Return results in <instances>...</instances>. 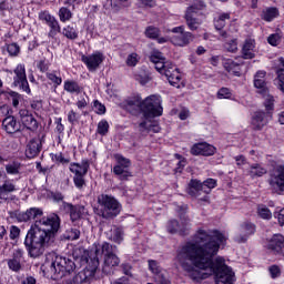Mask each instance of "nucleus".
I'll list each match as a JSON object with an SVG mask.
<instances>
[{"mask_svg":"<svg viewBox=\"0 0 284 284\" xmlns=\"http://www.w3.org/2000/svg\"><path fill=\"white\" fill-rule=\"evenodd\" d=\"M195 243L186 242L176 255L184 272L193 281H203L214 274L216 284H233L234 271L225 264V258L219 256L222 245L227 242V235L216 230L200 229L195 234Z\"/></svg>","mask_w":284,"mask_h":284,"instance_id":"1","label":"nucleus"},{"mask_svg":"<svg viewBox=\"0 0 284 284\" xmlns=\"http://www.w3.org/2000/svg\"><path fill=\"white\" fill-rule=\"evenodd\" d=\"M60 227L61 219L57 214L36 220L24 239V245L29 255L32 258L41 256L45 252V247L50 243H54V237Z\"/></svg>","mask_w":284,"mask_h":284,"instance_id":"2","label":"nucleus"},{"mask_svg":"<svg viewBox=\"0 0 284 284\" xmlns=\"http://www.w3.org/2000/svg\"><path fill=\"white\" fill-rule=\"evenodd\" d=\"M89 256L91 258H98L99 256H103L102 272L103 274H112L114 268L121 265V258L116 255V246L108 243H93Z\"/></svg>","mask_w":284,"mask_h":284,"instance_id":"3","label":"nucleus"},{"mask_svg":"<svg viewBox=\"0 0 284 284\" xmlns=\"http://www.w3.org/2000/svg\"><path fill=\"white\" fill-rule=\"evenodd\" d=\"M150 61L154 63L155 70H158L160 74L166 77L170 85L181 88V72H179V69L171 61L165 60L161 51L153 50L150 55Z\"/></svg>","mask_w":284,"mask_h":284,"instance_id":"4","label":"nucleus"},{"mask_svg":"<svg viewBox=\"0 0 284 284\" xmlns=\"http://www.w3.org/2000/svg\"><path fill=\"white\" fill-rule=\"evenodd\" d=\"M44 270L51 274L52 278L59 281L68 274H72L73 270H77V262L63 256H55L52 262H47L43 265Z\"/></svg>","mask_w":284,"mask_h":284,"instance_id":"5","label":"nucleus"},{"mask_svg":"<svg viewBox=\"0 0 284 284\" xmlns=\"http://www.w3.org/2000/svg\"><path fill=\"white\" fill-rule=\"evenodd\" d=\"M98 216L106 220L116 219L121 214V210H123L121 202L116 197L105 193L98 196Z\"/></svg>","mask_w":284,"mask_h":284,"instance_id":"6","label":"nucleus"},{"mask_svg":"<svg viewBox=\"0 0 284 284\" xmlns=\"http://www.w3.org/2000/svg\"><path fill=\"white\" fill-rule=\"evenodd\" d=\"M79 261L87 266L73 276L71 284L90 283V278H94L97 270H99V258L92 256L75 258V263H79Z\"/></svg>","mask_w":284,"mask_h":284,"instance_id":"7","label":"nucleus"},{"mask_svg":"<svg viewBox=\"0 0 284 284\" xmlns=\"http://www.w3.org/2000/svg\"><path fill=\"white\" fill-rule=\"evenodd\" d=\"M69 170L73 175V183L78 190L85 187V174L90 170V161L82 160L81 163L73 162Z\"/></svg>","mask_w":284,"mask_h":284,"instance_id":"8","label":"nucleus"},{"mask_svg":"<svg viewBox=\"0 0 284 284\" xmlns=\"http://www.w3.org/2000/svg\"><path fill=\"white\" fill-rule=\"evenodd\" d=\"M163 101L160 95L153 94L149 95L143 100V114L145 119H154V116L163 115V106L161 105Z\"/></svg>","mask_w":284,"mask_h":284,"instance_id":"9","label":"nucleus"},{"mask_svg":"<svg viewBox=\"0 0 284 284\" xmlns=\"http://www.w3.org/2000/svg\"><path fill=\"white\" fill-rule=\"evenodd\" d=\"M268 184L271 189L281 194L284 192V165L276 164L273 170L270 171Z\"/></svg>","mask_w":284,"mask_h":284,"instance_id":"10","label":"nucleus"},{"mask_svg":"<svg viewBox=\"0 0 284 284\" xmlns=\"http://www.w3.org/2000/svg\"><path fill=\"white\" fill-rule=\"evenodd\" d=\"M13 85L19 88L26 94H32L30 90V84L28 83V75L26 74V64H18L13 70Z\"/></svg>","mask_w":284,"mask_h":284,"instance_id":"11","label":"nucleus"},{"mask_svg":"<svg viewBox=\"0 0 284 284\" xmlns=\"http://www.w3.org/2000/svg\"><path fill=\"white\" fill-rule=\"evenodd\" d=\"M114 159L116 161V165L113 168V172L120 176V181H128L130 176H132V173L128 171V168L132 165V162H130V159H126L125 156L121 154H115Z\"/></svg>","mask_w":284,"mask_h":284,"instance_id":"12","label":"nucleus"},{"mask_svg":"<svg viewBox=\"0 0 284 284\" xmlns=\"http://www.w3.org/2000/svg\"><path fill=\"white\" fill-rule=\"evenodd\" d=\"M81 61L87 65L89 72H97L101 63L105 61V55L101 51H95L89 55H82Z\"/></svg>","mask_w":284,"mask_h":284,"instance_id":"13","label":"nucleus"},{"mask_svg":"<svg viewBox=\"0 0 284 284\" xmlns=\"http://www.w3.org/2000/svg\"><path fill=\"white\" fill-rule=\"evenodd\" d=\"M192 224L187 217H181V223L176 220L169 221L166 230L169 234H187Z\"/></svg>","mask_w":284,"mask_h":284,"instance_id":"14","label":"nucleus"},{"mask_svg":"<svg viewBox=\"0 0 284 284\" xmlns=\"http://www.w3.org/2000/svg\"><path fill=\"white\" fill-rule=\"evenodd\" d=\"M24 254L22 248L13 251L11 257L7 260V265L11 272L19 273L23 270V264L26 263V257H23Z\"/></svg>","mask_w":284,"mask_h":284,"instance_id":"15","label":"nucleus"},{"mask_svg":"<svg viewBox=\"0 0 284 284\" xmlns=\"http://www.w3.org/2000/svg\"><path fill=\"white\" fill-rule=\"evenodd\" d=\"M191 154L194 156H214L216 148L207 142L195 143L191 148Z\"/></svg>","mask_w":284,"mask_h":284,"instance_id":"16","label":"nucleus"},{"mask_svg":"<svg viewBox=\"0 0 284 284\" xmlns=\"http://www.w3.org/2000/svg\"><path fill=\"white\" fill-rule=\"evenodd\" d=\"M19 116H20V123H22V125L27 128V130H30L31 132H34L38 130L39 122L28 109H21L19 111Z\"/></svg>","mask_w":284,"mask_h":284,"instance_id":"17","label":"nucleus"},{"mask_svg":"<svg viewBox=\"0 0 284 284\" xmlns=\"http://www.w3.org/2000/svg\"><path fill=\"white\" fill-rule=\"evenodd\" d=\"M254 232H256V226L251 222H244L240 227V232L234 236L235 243H246Z\"/></svg>","mask_w":284,"mask_h":284,"instance_id":"18","label":"nucleus"},{"mask_svg":"<svg viewBox=\"0 0 284 284\" xmlns=\"http://www.w3.org/2000/svg\"><path fill=\"white\" fill-rule=\"evenodd\" d=\"M270 119H272V112L257 111L252 116L251 125L253 130H263L270 123Z\"/></svg>","mask_w":284,"mask_h":284,"instance_id":"19","label":"nucleus"},{"mask_svg":"<svg viewBox=\"0 0 284 284\" xmlns=\"http://www.w3.org/2000/svg\"><path fill=\"white\" fill-rule=\"evenodd\" d=\"M43 216V210L39 207L28 209L26 212L19 213L17 219L20 223H28V221H34Z\"/></svg>","mask_w":284,"mask_h":284,"instance_id":"20","label":"nucleus"},{"mask_svg":"<svg viewBox=\"0 0 284 284\" xmlns=\"http://www.w3.org/2000/svg\"><path fill=\"white\" fill-rule=\"evenodd\" d=\"M173 45L179 48H185L194 41V34L190 31H182L180 36H174L171 38Z\"/></svg>","mask_w":284,"mask_h":284,"instance_id":"21","label":"nucleus"},{"mask_svg":"<svg viewBox=\"0 0 284 284\" xmlns=\"http://www.w3.org/2000/svg\"><path fill=\"white\" fill-rule=\"evenodd\" d=\"M227 21H230V13H220L219 17L214 19L215 30H217L222 39H227L230 37L227 31H223Z\"/></svg>","mask_w":284,"mask_h":284,"instance_id":"22","label":"nucleus"},{"mask_svg":"<svg viewBox=\"0 0 284 284\" xmlns=\"http://www.w3.org/2000/svg\"><path fill=\"white\" fill-rule=\"evenodd\" d=\"M125 110L131 114H139L140 112H143V100L140 95L131 97V99L126 101Z\"/></svg>","mask_w":284,"mask_h":284,"instance_id":"23","label":"nucleus"},{"mask_svg":"<svg viewBox=\"0 0 284 284\" xmlns=\"http://www.w3.org/2000/svg\"><path fill=\"white\" fill-rule=\"evenodd\" d=\"M64 207L70 212L71 221H79V219H82V216H85V214H88V209H85V206L83 205H72L70 203H67Z\"/></svg>","mask_w":284,"mask_h":284,"instance_id":"24","label":"nucleus"},{"mask_svg":"<svg viewBox=\"0 0 284 284\" xmlns=\"http://www.w3.org/2000/svg\"><path fill=\"white\" fill-rule=\"evenodd\" d=\"M2 128L8 134H16V132H19L21 130V125L17 123V118L12 115L3 119Z\"/></svg>","mask_w":284,"mask_h":284,"instance_id":"25","label":"nucleus"},{"mask_svg":"<svg viewBox=\"0 0 284 284\" xmlns=\"http://www.w3.org/2000/svg\"><path fill=\"white\" fill-rule=\"evenodd\" d=\"M42 143L40 139H33L31 140L26 149V156L28 159H34V156H39V153L41 152Z\"/></svg>","mask_w":284,"mask_h":284,"instance_id":"26","label":"nucleus"},{"mask_svg":"<svg viewBox=\"0 0 284 284\" xmlns=\"http://www.w3.org/2000/svg\"><path fill=\"white\" fill-rule=\"evenodd\" d=\"M12 192H17V185L12 183V181L6 180L3 184L0 185V200L8 201Z\"/></svg>","mask_w":284,"mask_h":284,"instance_id":"27","label":"nucleus"},{"mask_svg":"<svg viewBox=\"0 0 284 284\" xmlns=\"http://www.w3.org/2000/svg\"><path fill=\"white\" fill-rule=\"evenodd\" d=\"M268 250H272V252H275L276 254H281L284 248V237L282 234H275L273 237L268 241L267 245Z\"/></svg>","mask_w":284,"mask_h":284,"instance_id":"28","label":"nucleus"},{"mask_svg":"<svg viewBox=\"0 0 284 284\" xmlns=\"http://www.w3.org/2000/svg\"><path fill=\"white\" fill-rule=\"evenodd\" d=\"M205 190V186L203 185V183L199 180H191V182L189 183V186L186 189L187 194H190V196H194L195 199L201 196V194H203Z\"/></svg>","mask_w":284,"mask_h":284,"instance_id":"29","label":"nucleus"},{"mask_svg":"<svg viewBox=\"0 0 284 284\" xmlns=\"http://www.w3.org/2000/svg\"><path fill=\"white\" fill-rule=\"evenodd\" d=\"M123 229L119 226H112L110 231L106 232V239L112 241V243H116L121 245L123 243Z\"/></svg>","mask_w":284,"mask_h":284,"instance_id":"30","label":"nucleus"},{"mask_svg":"<svg viewBox=\"0 0 284 284\" xmlns=\"http://www.w3.org/2000/svg\"><path fill=\"white\" fill-rule=\"evenodd\" d=\"M265 71H257L254 77V85L260 90V94H267V84L265 83Z\"/></svg>","mask_w":284,"mask_h":284,"instance_id":"31","label":"nucleus"},{"mask_svg":"<svg viewBox=\"0 0 284 284\" xmlns=\"http://www.w3.org/2000/svg\"><path fill=\"white\" fill-rule=\"evenodd\" d=\"M139 130L142 134H148L150 132L159 133L161 132V126H159V123L149 121L146 119L139 124Z\"/></svg>","mask_w":284,"mask_h":284,"instance_id":"32","label":"nucleus"},{"mask_svg":"<svg viewBox=\"0 0 284 284\" xmlns=\"http://www.w3.org/2000/svg\"><path fill=\"white\" fill-rule=\"evenodd\" d=\"M254 48H256V43L254 39L252 38L246 39L242 48L243 58L254 59Z\"/></svg>","mask_w":284,"mask_h":284,"instance_id":"33","label":"nucleus"},{"mask_svg":"<svg viewBox=\"0 0 284 284\" xmlns=\"http://www.w3.org/2000/svg\"><path fill=\"white\" fill-rule=\"evenodd\" d=\"M185 21L189 30H199L201 27V20L194 17V13H192V8L186 9Z\"/></svg>","mask_w":284,"mask_h":284,"instance_id":"34","label":"nucleus"},{"mask_svg":"<svg viewBox=\"0 0 284 284\" xmlns=\"http://www.w3.org/2000/svg\"><path fill=\"white\" fill-rule=\"evenodd\" d=\"M247 173L251 179H258L264 176V174H267V169L258 163H254L248 168Z\"/></svg>","mask_w":284,"mask_h":284,"instance_id":"35","label":"nucleus"},{"mask_svg":"<svg viewBox=\"0 0 284 284\" xmlns=\"http://www.w3.org/2000/svg\"><path fill=\"white\" fill-rule=\"evenodd\" d=\"M223 68L231 74L239 77L241 72L239 71V63L234 62L232 59H222Z\"/></svg>","mask_w":284,"mask_h":284,"instance_id":"36","label":"nucleus"},{"mask_svg":"<svg viewBox=\"0 0 284 284\" xmlns=\"http://www.w3.org/2000/svg\"><path fill=\"white\" fill-rule=\"evenodd\" d=\"M149 270H150V272H152V274L155 275L156 281H162L163 278H165L163 276V270L159 265V262H156L154 260H149Z\"/></svg>","mask_w":284,"mask_h":284,"instance_id":"37","label":"nucleus"},{"mask_svg":"<svg viewBox=\"0 0 284 284\" xmlns=\"http://www.w3.org/2000/svg\"><path fill=\"white\" fill-rule=\"evenodd\" d=\"M49 28L48 38L57 39V34H61V24L59 20H53L50 24H47Z\"/></svg>","mask_w":284,"mask_h":284,"instance_id":"38","label":"nucleus"},{"mask_svg":"<svg viewBox=\"0 0 284 284\" xmlns=\"http://www.w3.org/2000/svg\"><path fill=\"white\" fill-rule=\"evenodd\" d=\"M63 88L69 94H81V87L77 81L67 80Z\"/></svg>","mask_w":284,"mask_h":284,"instance_id":"39","label":"nucleus"},{"mask_svg":"<svg viewBox=\"0 0 284 284\" xmlns=\"http://www.w3.org/2000/svg\"><path fill=\"white\" fill-rule=\"evenodd\" d=\"M276 17H278V9L274 7L267 8L262 12V19L264 21H274Z\"/></svg>","mask_w":284,"mask_h":284,"instance_id":"40","label":"nucleus"},{"mask_svg":"<svg viewBox=\"0 0 284 284\" xmlns=\"http://www.w3.org/2000/svg\"><path fill=\"white\" fill-rule=\"evenodd\" d=\"M47 79L54 85V88H59L63 83V79L61 78V73L59 71H51L47 73Z\"/></svg>","mask_w":284,"mask_h":284,"instance_id":"41","label":"nucleus"},{"mask_svg":"<svg viewBox=\"0 0 284 284\" xmlns=\"http://www.w3.org/2000/svg\"><path fill=\"white\" fill-rule=\"evenodd\" d=\"M62 34L67 39H70L71 41H74V39H79V32H77V29L74 27L67 26L62 29Z\"/></svg>","mask_w":284,"mask_h":284,"instance_id":"42","label":"nucleus"},{"mask_svg":"<svg viewBox=\"0 0 284 284\" xmlns=\"http://www.w3.org/2000/svg\"><path fill=\"white\" fill-rule=\"evenodd\" d=\"M58 16L61 23H67V21H70V19H72V11L67 7H62L59 9Z\"/></svg>","mask_w":284,"mask_h":284,"instance_id":"43","label":"nucleus"},{"mask_svg":"<svg viewBox=\"0 0 284 284\" xmlns=\"http://www.w3.org/2000/svg\"><path fill=\"white\" fill-rule=\"evenodd\" d=\"M38 19L42 21V23H45L47 26H50L51 23H53V21L57 20V18L52 16L50 11H40Z\"/></svg>","mask_w":284,"mask_h":284,"instance_id":"44","label":"nucleus"},{"mask_svg":"<svg viewBox=\"0 0 284 284\" xmlns=\"http://www.w3.org/2000/svg\"><path fill=\"white\" fill-rule=\"evenodd\" d=\"M6 172L7 174H11V175L21 174V163L12 162L10 164H7Z\"/></svg>","mask_w":284,"mask_h":284,"instance_id":"45","label":"nucleus"},{"mask_svg":"<svg viewBox=\"0 0 284 284\" xmlns=\"http://www.w3.org/2000/svg\"><path fill=\"white\" fill-rule=\"evenodd\" d=\"M257 214L261 219H264V221H270V219H272V211L265 205H260L257 207Z\"/></svg>","mask_w":284,"mask_h":284,"instance_id":"46","label":"nucleus"},{"mask_svg":"<svg viewBox=\"0 0 284 284\" xmlns=\"http://www.w3.org/2000/svg\"><path fill=\"white\" fill-rule=\"evenodd\" d=\"M109 130H110V123H108L106 120H102L98 123L97 132L101 136H105V134H108Z\"/></svg>","mask_w":284,"mask_h":284,"instance_id":"47","label":"nucleus"},{"mask_svg":"<svg viewBox=\"0 0 284 284\" xmlns=\"http://www.w3.org/2000/svg\"><path fill=\"white\" fill-rule=\"evenodd\" d=\"M140 60H141V58L135 52H133L128 55L126 65H129V68H136Z\"/></svg>","mask_w":284,"mask_h":284,"instance_id":"48","label":"nucleus"},{"mask_svg":"<svg viewBox=\"0 0 284 284\" xmlns=\"http://www.w3.org/2000/svg\"><path fill=\"white\" fill-rule=\"evenodd\" d=\"M202 185H204V194H210V191L216 187V180L207 179L202 183Z\"/></svg>","mask_w":284,"mask_h":284,"instance_id":"49","label":"nucleus"},{"mask_svg":"<svg viewBox=\"0 0 284 284\" xmlns=\"http://www.w3.org/2000/svg\"><path fill=\"white\" fill-rule=\"evenodd\" d=\"M224 49L226 52H236L239 50V42H236V39H232L224 43Z\"/></svg>","mask_w":284,"mask_h":284,"instance_id":"50","label":"nucleus"},{"mask_svg":"<svg viewBox=\"0 0 284 284\" xmlns=\"http://www.w3.org/2000/svg\"><path fill=\"white\" fill-rule=\"evenodd\" d=\"M160 34L159 28L156 27H149L145 30V37L149 39H158Z\"/></svg>","mask_w":284,"mask_h":284,"instance_id":"51","label":"nucleus"},{"mask_svg":"<svg viewBox=\"0 0 284 284\" xmlns=\"http://www.w3.org/2000/svg\"><path fill=\"white\" fill-rule=\"evenodd\" d=\"M9 97L12 101L13 108H19V102L21 101V99H23V97L14 91L9 92Z\"/></svg>","mask_w":284,"mask_h":284,"instance_id":"52","label":"nucleus"},{"mask_svg":"<svg viewBox=\"0 0 284 284\" xmlns=\"http://www.w3.org/2000/svg\"><path fill=\"white\" fill-rule=\"evenodd\" d=\"M192 8V14H196L199 10H204L205 8V2L203 0H196L191 7Z\"/></svg>","mask_w":284,"mask_h":284,"instance_id":"53","label":"nucleus"},{"mask_svg":"<svg viewBox=\"0 0 284 284\" xmlns=\"http://www.w3.org/2000/svg\"><path fill=\"white\" fill-rule=\"evenodd\" d=\"M217 99H232V91L229 88H222L217 91Z\"/></svg>","mask_w":284,"mask_h":284,"instance_id":"54","label":"nucleus"},{"mask_svg":"<svg viewBox=\"0 0 284 284\" xmlns=\"http://www.w3.org/2000/svg\"><path fill=\"white\" fill-rule=\"evenodd\" d=\"M81 236V231L77 229H71L67 232V239L69 241H77Z\"/></svg>","mask_w":284,"mask_h":284,"instance_id":"55","label":"nucleus"},{"mask_svg":"<svg viewBox=\"0 0 284 284\" xmlns=\"http://www.w3.org/2000/svg\"><path fill=\"white\" fill-rule=\"evenodd\" d=\"M263 97H266L264 105L267 110V112H270L271 110H274V97L270 95V94H263Z\"/></svg>","mask_w":284,"mask_h":284,"instance_id":"56","label":"nucleus"},{"mask_svg":"<svg viewBox=\"0 0 284 284\" xmlns=\"http://www.w3.org/2000/svg\"><path fill=\"white\" fill-rule=\"evenodd\" d=\"M93 110L95 114H105V105L98 100L93 102Z\"/></svg>","mask_w":284,"mask_h":284,"instance_id":"57","label":"nucleus"},{"mask_svg":"<svg viewBox=\"0 0 284 284\" xmlns=\"http://www.w3.org/2000/svg\"><path fill=\"white\" fill-rule=\"evenodd\" d=\"M267 42L270 43V45L276 47L278 45V43H281V36L278 33H273L268 36Z\"/></svg>","mask_w":284,"mask_h":284,"instance_id":"58","label":"nucleus"},{"mask_svg":"<svg viewBox=\"0 0 284 284\" xmlns=\"http://www.w3.org/2000/svg\"><path fill=\"white\" fill-rule=\"evenodd\" d=\"M139 8H154L156 0H138Z\"/></svg>","mask_w":284,"mask_h":284,"instance_id":"59","label":"nucleus"},{"mask_svg":"<svg viewBox=\"0 0 284 284\" xmlns=\"http://www.w3.org/2000/svg\"><path fill=\"white\" fill-rule=\"evenodd\" d=\"M20 48L17 43L8 44L7 52H9L10 57H17L19 54Z\"/></svg>","mask_w":284,"mask_h":284,"instance_id":"60","label":"nucleus"},{"mask_svg":"<svg viewBox=\"0 0 284 284\" xmlns=\"http://www.w3.org/2000/svg\"><path fill=\"white\" fill-rule=\"evenodd\" d=\"M79 113H77L74 110L69 111L68 113V121L71 123V125H74L75 123H79Z\"/></svg>","mask_w":284,"mask_h":284,"instance_id":"61","label":"nucleus"},{"mask_svg":"<svg viewBox=\"0 0 284 284\" xmlns=\"http://www.w3.org/2000/svg\"><path fill=\"white\" fill-rule=\"evenodd\" d=\"M20 234H21V229H19V227L16 226V225H12V226L10 227V234H9V236H10V240H11V241H14V240L19 239Z\"/></svg>","mask_w":284,"mask_h":284,"instance_id":"62","label":"nucleus"},{"mask_svg":"<svg viewBox=\"0 0 284 284\" xmlns=\"http://www.w3.org/2000/svg\"><path fill=\"white\" fill-rule=\"evenodd\" d=\"M268 272L273 278H278V276H281V267L278 265H272L268 267Z\"/></svg>","mask_w":284,"mask_h":284,"instance_id":"63","label":"nucleus"},{"mask_svg":"<svg viewBox=\"0 0 284 284\" xmlns=\"http://www.w3.org/2000/svg\"><path fill=\"white\" fill-rule=\"evenodd\" d=\"M275 219H277L280 225H284V209L274 213Z\"/></svg>","mask_w":284,"mask_h":284,"instance_id":"64","label":"nucleus"}]
</instances>
